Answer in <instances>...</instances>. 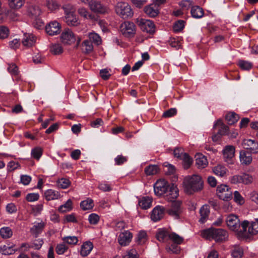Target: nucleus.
I'll use <instances>...</instances> for the list:
<instances>
[{"label":"nucleus","instance_id":"nucleus-3","mask_svg":"<svg viewBox=\"0 0 258 258\" xmlns=\"http://www.w3.org/2000/svg\"><path fill=\"white\" fill-rule=\"evenodd\" d=\"M202 236L206 239L211 238L214 239L216 242H224L227 240L228 232L223 229L210 228L203 230L202 232Z\"/></svg>","mask_w":258,"mask_h":258},{"label":"nucleus","instance_id":"nucleus-2","mask_svg":"<svg viewBox=\"0 0 258 258\" xmlns=\"http://www.w3.org/2000/svg\"><path fill=\"white\" fill-rule=\"evenodd\" d=\"M204 182L202 177L198 175L186 177L183 180L184 191L188 194H192L203 188Z\"/></svg>","mask_w":258,"mask_h":258},{"label":"nucleus","instance_id":"nucleus-60","mask_svg":"<svg viewBox=\"0 0 258 258\" xmlns=\"http://www.w3.org/2000/svg\"><path fill=\"white\" fill-rule=\"evenodd\" d=\"M9 30L8 28L4 26H0V38L4 39L9 35Z\"/></svg>","mask_w":258,"mask_h":258},{"label":"nucleus","instance_id":"nucleus-9","mask_svg":"<svg viewBox=\"0 0 258 258\" xmlns=\"http://www.w3.org/2000/svg\"><path fill=\"white\" fill-rule=\"evenodd\" d=\"M88 5L90 10L97 14H104L109 10L107 7L97 0H91Z\"/></svg>","mask_w":258,"mask_h":258},{"label":"nucleus","instance_id":"nucleus-43","mask_svg":"<svg viewBox=\"0 0 258 258\" xmlns=\"http://www.w3.org/2000/svg\"><path fill=\"white\" fill-rule=\"evenodd\" d=\"M147 240V234L146 231H141L137 237V242L139 244H144Z\"/></svg>","mask_w":258,"mask_h":258},{"label":"nucleus","instance_id":"nucleus-22","mask_svg":"<svg viewBox=\"0 0 258 258\" xmlns=\"http://www.w3.org/2000/svg\"><path fill=\"white\" fill-rule=\"evenodd\" d=\"M218 127V134L220 136L227 135L229 127L225 124L221 120H218L214 125V127Z\"/></svg>","mask_w":258,"mask_h":258},{"label":"nucleus","instance_id":"nucleus-13","mask_svg":"<svg viewBox=\"0 0 258 258\" xmlns=\"http://www.w3.org/2000/svg\"><path fill=\"white\" fill-rule=\"evenodd\" d=\"M60 25L56 21H52L45 26L46 33L51 36L57 35L60 32Z\"/></svg>","mask_w":258,"mask_h":258},{"label":"nucleus","instance_id":"nucleus-12","mask_svg":"<svg viewBox=\"0 0 258 258\" xmlns=\"http://www.w3.org/2000/svg\"><path fill=\"white\" fill-rule=\"evenodd\" d=\"M26 12L27 15L33 19H36L39 17L41 13V11L40 7L34 3H27L26 6Z\"/></svg>","mask_w":258,"mask_h":258},{"label":"nucleus","instance_id":"nucleus-42","mask_svg":"<svg viewBox=\"0 0 258 258\" xmlns=\"http://www.w3.org/2000/svg\"><path fill=\"white\" fill-rule=\"evenodd\" d=\"M181 159L183 162L184 169H188L192 163V159L187 153H184Z\"/></svg>","mask_w":258,"mask_h":258},{"label":"nucleus","instance_id":"nucleus-24","mask_svg":"<svg viewBox=\"0 0 258 258\" xmlns=\"http://www.w3.org/2000/svg\"><path fill=\"white\" fill-rule=\"evenodd\" d=\"M200 213L201 218L199 220L200 222L204 223L208 219L210 213L209 207L208 205H204L200 209Z\"/></svg>","mask_w":258,"mask_h":258},{"label":"nucleus","instance_id":"nucleus-45","mask_svg":"<svg viewBox=\"0 0 258 258\" xmlns=\"http://www.w3.org/2000/svg\"><path fill=\"white\" fill-rule=\"evenodd\" d=\"M62 9L64 11L66 16H68L69 15L73 14L75 12V9L74 7L70 4L63 5Z\"/></svg>","mask_w":258,"mask_h":258},{"label":"nucleus","instance_id":"nucleus-57","mask_svg":"<svg viewBox=\"0 0 258 258\" xmlns=\"http://www.w3.org/2000/svg\"><path fill=\"white\" fill-rule=\"evenodd\" d=\"M8 70L10 73L14 76H17L19 74L18 68L15 63H11L9 65Z\"/></svg>","mask_w":258,"mask_h":258},{"label":"nucleus","instance_id":"nucleus-34","mask_svg":"<svg viewBox=\"0 0 258 258\" xmlns=\"http://www.w3.org/2000/svg\"><path fill=\"white\" fill-rule=\"evenodd\" d=\"M0 235L4 239L9 238L13 235V231L9 227H4L0 229Z\"/></svg>","mask_w":258,"mask_h":258},{"label":"nucleus","instance_id":"nucleus-14","mask_svg":"<svg viewBox=\"0 0 258 258\" xmlns=\"http://www.w3.org/2000/svg\"><path fill=\"white\" fill-rule=\"evenodd\" d=\"M243 148L249 150L251 153H258V143L254 140L250 139H244L242 143Z\"/></svg>","mask_w":258,"mask_h":258},{"label":"nucleus","instance_id":"nucleus-50","mask_svg":"<svg viewBox=\"0 0 258 258\" xmlns=\"http://www.w3.org/2000/svg\"><path fill=\"white\" fill-rule=\"evenodd\" d=\"M238 65L241 69L244 70H248L250 69L252 66L251 62L243 60H240L238 61Z\"/></svg>","mask_w":258,"mask_h":258},{"label":"nucleus","instance_id":"nucleus-19","mask_svg":"<svg viewBox=\"0 0 258 258\" xmlns=\"http://www.w3.org/2000/svg\"><path fill=\"white\" fill-rule=\"evenodd\" d=\"M240 161L243 165H249L252 162V158L250 153L242 150L240 152Z\"/></svg>","mask_w":258,"mask_h":258},{"label":"nucleus","instance_id":"nucleus-56","mask_svg":"<svg viewBox=\"0 0 258 258\" xmlns=\"http://www.w3.org/2000/svg\"><path fill=\"white\" fill-rule=\"evenodd\" d=\"M177 113V110L176 108H170L165 111L162 117L163 118H169L176 115Z\"/></svg>","mask_w":258,"mask_h":258},{"label":"nucleus","instance_id":"nucleus-36","mask_svg":"<svg viewBox=\"0 0 258 258\" xmlns=\"http://www.w3.org/2000/svg\"><path fill=\"white\" fill-rule=\"evenodd\" d=\"M50 51L53 55H59L63 52V50L60 44L55 43L51 45Z\"/></svg>","mask_w":258,"mask_h":258},{"label":"nucleus","instance_id":"nucleus-16","mask_svg":"<svg viewBox=\"0 0 258 258\" xmlns=\"http://www.w3.org/2000/svg\"><path fill=\"white\" fill-rule=\"evenodd\" d=\"M165 208L160 206H157L154 208L151 215V219L156 222L161 220L164 216Z\"/></svg>","mask_w":258,"mask_h":258},{"label":"nucleus","instance_id":"nucleus-28","mask_svg":"<svg viewBox=\"0 0 258 258\" xmlns=\"http://www.w3.org/2000/svg\"><path fill=\"white\" fill-rule=\"evenodd\" d=\"M228 169L224 166L218 165L213 168V172L217 176L224 177L226 175Z\"/></svg>","mask_w":258,"mask_h":258},{"label":"nucleus","instance_id":"nucleus-39","mask_svg":"<svg viewBox=\"0 0 258 258\" xmlns=\"http://www.w3.org/2000/svg\"><path fill=\"white\" fill-rule=\"evenodd\" d=\"M80 206L83 210L91 209L94 206L93 201L91 199H87L81 203Z\"/></svg>","mask_w":258,"mask_h":258},{"label":"nucleus","instance_id":"nucleus-7","mask_svg":"<svg viewBox=\"0 0 258 258\" xmlns=\"http://www.w3.org/2000/svg\"><path fill=\"white\" fill-rule=\"evenodd\" d=\"M137 24L144 32L153 34L155 31V26L154 23L151 20L144 19H138L137 20Z\"/></svg>","mask_w":258,"mask_h":258},{"label":"nucleus","instance_id":"nucleus-48","mask_svg":"<svg viewBox=\"0 0 258 258\" xmlns=\"http://www.w3.org/2000/svg\"><path fill=\"white\" fill-rule=\"evenodd\" d=\"M248 233L255 235L258 233V220L256 219L255 222H252L250 226L248 227Z\"/></svg>","mask_w":258,"mask_h":258},{"label":"nucleus","instance_id":"nucleus-61","mask_svg":"<svg viewBox=\"0 0 258 258\" xmlns=\"http://www.w3.org/2000/svg\"><path fill=\"white\" fill-rule=\"evenodd\" d=\"M164 171L167 175L173 174L175 172V168L173 165L168 164L165 166Z\"/></svg>","mask_w":258,"mask_h":258},{"label":"nucleus","instance_id":"nucleus-62","mask_svg":"<svg viewBox=\"0 0 258 258\" xmlns=\"http://www.w3.org/2000/svg\"><path fill=\"white\" fill-rule=\"evenodd\" d=\"M180 6L183 10H188L192 7V1L190 0H184L180 2Z\"/></svg>","mask_w":258,"mask_h":258},{"label":"nucleus","instance_id":"nucleus-38","mask_svg":"<svg viewBox=\"0 0 258 258\" xmlns=\"http://www.w3.org/2000/svg\"><path fill=\"white\" fill-rule=\"evenodd\" d=\"M82 49L86 53L91 52L93 49V46L92 42L89 40H86L82 43Z\"/></svg>","mask_w":258,"mask_h":258},{"label":"nucleus","instance_id":"nucleus-55","mask_svg":"<svg viewBox=\"0 0 258 258\" xmlns=\"http://www.w3.org/2000/svg\"><path fill=\"white\" fill-rule=\"evenodd\" d=\"M65 243L57 244L55 251L58 254H62L68 249V247L64 244Z\"/></svg>","mask_w":258,"mask_h":258},{"label":"nucleus","instance_id":"nucleus-11","mask_svg":"<svg viewBox=\"0 0 258 258\" xmlns=\"http://www.w3.org/2000/svg\"><path fill=\"white\" fill-rule=\"evenodd\" d=\"M252 180V177L247 174L235 175L231 178V182L233 184L243 183L247 184L251 183Z\"/></svg>","mask_w":258,"mask_h":258},{"label":"nucleus","instance_id":"nucleus-44","mask_svg":"<svg viewBox=\"0 0 258 258\" xmlns=\"http://www.w3.org/2000/svg\"><path fill=\"white\" fill-rule=\"evenodd\" d=\"M72 204V201L71 200H68L64 205L60 206L58 210L62 213L69 211L73 209Z\"/></svg>","mask_w":258,"mask_h":258},{"label":"nucleus","instance_id":"nucleus-32","mask_svg":"<svg viewBox=\"0 0 258 258\" xmlns=\"http://www.w3.org/2000/svg\"><path fill=\"white\" fill-rule=\"evenodd\" d=\"M8 5L12 9H19L24 4L25 0H8Z\"/></svg>","mask_w":258,"mask_h":258},{"label":"nucleus","instance_id":"nucleus-53","mask_svg":"<svg viewBox=\"0 0 258 258\" xmlns=\"http://www.w3.org/2000/svg\"><path fill=\"white\" fill-rule=\"evenodd\" d=\"M243 249L239 247H235L233 250L232 255L234 258H241L243 255Z\"/></svg>","mask_w":258,"mask_h":258},{"label":"nucleus","instance_id":"nucleus-1","mask_svg":"<svg viewBox=\"0 0 258 258\" xmlns=\"http://www.w3.org/2000/svg\"><path fill=\"white\" fill-rule=\"evenodd\" d=\"M178 196V189L176 186L173 185L170 188L169 194L166 195L165 197L166 201L171 203V208L167 211V213L176 219L179 218L180 214L181 213V203L179 201L175 200Z\"/></svg>","mask_w":258,"mask_h":258},{"label":"nucleus","instance_id":"nucleus-54","mask_svg":"<svg viewBox=\"0 0 258 258\" xmlns=\"http://www.w3.org/2000/svg\"><path fill=\"white\" fill-rule=\"evenodd\" d=\"M184 21L183 20H179L176 22L173 27V29L174 32H179L181 31L184 28Z\"/></svg>","mask_w":258,"mask_h":258},{"label":"nucleus","instance_id":"nucleus-8","mask_svg":"<svg viewBox=\"0 0 258 258\" xmlns=\"http://www.w3.org/2000/svg\"><path fill=\"white\" fill-rule=\"evenodd\" d=\"M217 192L219 198L223 201H228L232 198V191L227 185L221 184L218 186Z\"/></svg>","mask_w":258,"mask_h":258},{"label":"nucleus","instance_id":"nucleus-37","mask_svg":"<svg viewBox=\"0 0 258 258\" xmlns=\"http://www.w3.org/2000/svg\"><path fill=\"white\" fill-rule=\"evenodd\" d=\"M159 168L157 165H151L145 169V172L147 175H153L157 174Z\"/></svg>","mask_w":258,"mask_h":258},{"label":"nucleus","instance_id":"nucleus-20","mask_svg":"<svg viewBox=\"0 0 258 258\" xmlns=\"http://www.w3.org/2000/svg\"><path fill=\"white\" fill-rule=\"evenodd\" d=\"M45 226V223L43 222L38 223L30 228V232L35 237H37L42 232Z\"/></svg>","mask_w":258,"mask_h":258},{"label":"nucleus","instance_id":"nucleus-52","mask_svg":"<svg viewBox=\"0 0 258 258\" xmlns=\"http://www.w3.org/2000/svg\"><path fill=\"white\" fill-rule=\"evenodd\" d=\"M1 251L3 254L5 255L12 254L15 253L16 250L13 248V246H9L4 245L1 248Z\"/></svg>","mask_w":258,"mask_h":258},{"label":"nucleus","instance_id":"nucleus-35","mask_svg":"<svg viewBox=\"0 0 258 258\" xmlns=\"http://www.w3.org/2000/svg\"><path fill=\"white\" fill-rule=\"evenodd\" d=\"M78 12L79 14L87 19L95 20V17L94 15L90 14L88 10L84 8H81L78 9Z\"/></svg>","mask_w":258,"mask_h":258},{"label":"nucleus","instance_id":"nucleus-27","mask_svg":"<svg viewBox=\"0 0 258 258\" xmlns=\"http://www.w3.org/2000/svg\"><path fill=\"white\" fill-rule=\"evenodd\" d=\"M93 245L92 242L90 241L86 242L83 243L81 248V254L83 256H87L92 250Z\"/></svg>","mask_w":258,"mask_h":258},{"label":"nucleus","instance_id":"nucleus-17","mask_svg":"<svg viewBox=\"0 0 258 258\" xmlns=\"http://www.w3.org/2000/svg\"><path fill=\"white\" fill-rule=\"evenodd\" d=\"M36 38L32 34L24 33L22 38V43L24 46L30 47L36 42Z\"/></svg>","mask_w":258,"mask_h":258},{"label":"nucleus","instance_id":"nucleus-21","mask_svg":"<svg viewBox=\"0 0 258 258\" xmlns=\"http://www.w3.org/2000/svg\"><path fill=\"white\" fill-rule=\"evenodd\" d=\"M208 162L206 157L201 154L196 155V164L199 168H204L208 165Z\"/></svg>","mask_w":258,"mask_h":258},{"label":"nucleus","instance_id":"nucleus-46","mask_svg":"<svg viewBox=\"0 0 258 258\" xmlns=\"http://www.w3.org/2000/svg\"><path fill=\"white\" fill-rule=\"evenodd\" d=\"M57 182L58 183V186L62 189L68 188L71 184V181L70 180L64 178L58 179Z\"/></svg>","mask_w":258,"mask_h":258},{"label":"nucleus","instance_id":"nucleus-58","mask_svg":"<svg viewBox=\"0 0 258 258\" xmlns=\"http://www.w3.org/2000/svg\"><path fill=\"white\" fill-rule=\"evenodd\" d=\"M47 6L51 11L56 10L59 7L58 4L54 0H48L47 1Z\"/></svg>","mask_w":258,"mask_h":258},{"label":"nucleus","instance_id":"nucleus-5","mask_svg":"<svg viewBox=\"0 0 258 258\" xmlns=\"http://www.w3.org/2000/svg\"><path fill=\"white\" fill-rule=\"evenodd\" d=\"M115 12L118 16L124 19L131 18L134 14L131 7L127 3L124 2H119L116 4Z\"/></svg>","mask_w":258,"mask_h":258},{"label":"nucleus","instance_id":"nucleus-59","mask_svg":"<svg viewBox=\"0 0 258 258\" xmlns=\"http://www.w3.org/2000/svg\"><path fill=\"white\" fill-rule=\"evenodd\" d=\"M234 200L239 205H242L244 203V199L237 191L234 192Z\"/></svg>","mask_w":258,"mask_h":258},{"label":"nucleus","instance_id":"nucleus-15","mask_svg":"<svg viewBox=\"0 0 258 258\" xmlns=\"http://www.w3.org/2000/svg\"><path fill=\"white\" fill-rule=\"evenodd\" d=\"M61 40L66 44H71L75 41L73 33L69 29L65 30L61 35Z\"/></svg>","mask_w":258,"mask_h":258},{"label":"nucleus","instance_id":"nucleus-26","mask_svg":"<svg viewBox=\"0 0 258 258\" xmlns=\"http://www.w3.org/2000/svg\"><path fill=\"white\" fill-rule=\"evenodd\" d=\"M44 196L47 201L57 200L60 197L58 191L52 189L47 190L44 193Z\"/></svg>","mask_w":258,"mask_h":258},{"label":"nucleus","instance_id":"nucleus-31","mask_svg":"<svg viewBox=\"0 0 258 258\" xmlns=\"http://www.w3.org/2000/svg\"><path fill=\"white\" fill-rule=\"evenodd\" d=\"M66 22L68 25L77 26L80 24V22L78 18L75 15V13L73 14L69 15L68 16H66Z\"/></svg>","mask_w":258,"mask_h":258},{"label":"nucleus","instance_id":"nucleus-51","mask_svg":"<svg viewBox=\"0 0 258 258\" xmlns=\"http://www.w3.org/2000/svg\"><path fill=\"white\" fill-rule=\"evenodd\" d=\"M169 239L172 240L175 244H180L183 241V238L182 237L174 233H170L169 235Z\"/></svg>","mask_w":258,"mask_h":258},{"label":"nucleus","instance_id":"nucleus-30","mask_svg":"<svg viewBox=\"0 0 258 258\" xmlns=\"http://www.w3.org/2000/svg\"><path fill=\"white\" fill-rule=\"evenodd\" d=\"M190 13L192 17L195 18H201L204 14L203 9L197 6L191 7Z\"/></svg>","mask_w":258,"mask_h":258},{"label":"nucleus","instance_id":"nucleus-23","mask_svg":"<svg viewBox=\"0 0 258 258\" xmlns=\"http://www.w3.org/2000/svg\"><path fill=\"white\" fill-rule=\"evenodd\" d=\"M145 13L149 17H155L159 14V10L154 4L146 6L144 8Z\"/></svg>","mask_w":258,"mask_h":258},{"label":"nucleus","instance_id":"nucleus-10","mask_svg":"<svg viewBox=\"0 0 258 258\" xmlns=\"http://www.w3.org/2000/svg\"><path fill=\"white\" fill-rule=\"evenodd\" d=\"M121 33L126 37L133 36L136 32V26L133 22L126 21L120 26Z\"/></svg>","mask_w":258,"mask_h":258},{"label":"nucleus","instance_id":"nucleus-29","mask_svg":"<svg viewBox=\"0 0 258 258\" xmlns=\"http://www.w3.org/2000/svg\"><path fill=\"white\" fill-rule=\"evenodd\" d=\"M152 199L149 197H143L139 201V205L143 209L149 208L151 206Z\"/></svg>","mask_w":258,"mask_h":258},{"label":"nucleus","instance_id":"nucleus-40","mask_svg":"<svg viewBox=\"0 0 258 258\" xmlns=\"http://www.w3.org/2000/svg\"><path fill=\"white\" fill-rule=\"evenodd\" d=\"M89 40L94 43L97 45H99L101 44L102 40L101 38L99 35L96 33H90L88 35Z\"/></svg>","mask_w":258,"mask_h":258},{"label":"nucleus","instance_id":"nucleus-41","mask_svg":"<svg viewBox=\"0 0 258 258\" xmlns=\"http://www.w3.org/2000/svg\"><path fill=\"white\" fill-rule=\"evenodd\" d=\"M170 235L167 231L165 230H160L156 234L157 239L161 242H164L169 239V235Z\"/></svg>","mask_w":258,"mask_h":258},{"label":"nucleus","instance_id":"nucleus-25","mask_svg":"<svg viewBox=\"0 0 258 258\" xmlns=\"http://www.w3.org/2000/svg\"><path fill=\"white\" fill-rule=\"evenodd\" d=\"M235 148L233 146H227L223 151L224 158L227 160L234 156Z\"/></svg>","mask_w":258,"mask_h":258},{"label":"nucleus","instance_id":"nucleus-33","mask_svg":"<svg viewBox=\"0 0 258 258\" xmlns=\"http://www.w3.org/2000/svg\"><path fill=\"white\" fill-rule=\"evenodd\" d=\"M239 118V116L234 112H229L225 116V119L229 125L234 124L238 120Z\"/></svg>","mask_w":258,"mask_h":258},{"label":"nucleus","instance_id":"nucleus-4","mask_svg":"<svg viewBox=\"0 0 258 258\" xmlns=\"http://www.w3.org/2000/svg\"><path fill=\"white\" fill-rule=\"evenodd\" d=\"M226 223L230 229L233 231H238L241 226L242 229L240 232H245L246 228L248 226L249 222L247 221H244L241 224L238 217L235 215L231 214L226 218Z\"/></svg>","mask_w":258,"mask_h":258},{"label":"nucleus","instance_id":"nucleus-49","mask_svg":"<svg viewBox=\"0 0 258 258\" xmlns=\"http://www.w3.org/2000/svg\"><path fill=\"white\" fill-rule=\"evenodd\" d=\"M42 154V149L40 147H36L32 150L31 155L32 157L39 160Z\"/></svg>","mask_w":258,"mask_h":258},{"label":"nucleus","instance_id":"nucleus-64","mask_svg":"<svg viewBox=\"0 0 258 258\" xmlns=\"http://www.w3.org/2000/svg\"><path fill=\"white\" fill-rule=\"evenodd\" d=\"M43 243V239L41 238L36 239L31 245L32 247H34L36 249H39Z\"/></svg>","mask_w":258,"mask_h":258},{"label":"nucleus","instance_id":"nucleus-6","mask_svg":"<svg viewBox=\"0 0 258 258\" xmlns=\"http://www.w3.org/2000/svg\"><path fill=\"white\" fill-rule=\"evenodd\" d=\"M172 186H169L168 182L165 180L159 179L156 181L154 186L155 194L158 196H161L166 193L167 194L166 195H168L169 194L170 188Z\"/></svg>","mask_w":258,"mask_h":258},{"label":"nucleus","instance_id":"nucleus-63","mask_svg":"<svg viewBox=\"0 0 258 258\" xmlns=\"http://www.w3.org/2000/svg\"><path fill=\"white\" fill-rule=\"evenodd\" d=\"M89 221L91 224H96L98 223L99 220V217L96 214H91L89 216Z\"/></svg>","mask_w":258,"mask_h":258},{"label":"nucleus","instance_id":"nucleus-47","mask_svg":"<svg viewBox=\"0 0 258 258\" xmlns=\"http://www.w3.org/2000/svg\"><path fill=\"white\" fill-rule=\"evenodd\" d=\"M63 243L70 245H74L77 243L78 239L76 236H67L62 238Z\"/></svg>","mask_w":258,"mask_h":258},{"label":"nucleus","instance_id":"nucleus-18","mask_svg":"<svg viewBox=\"0 0 258 258\" xmlns=\"http://www.w3.org/2000/svg\"><path fill=\"white\" fill-rule=\"evenodd\" d=\"M132 237V234L128 231H125L119 234L118 238V243L121 246H125L131 241Z\"/></svg>","mask_w":258,"mask_h":258}]
</instances>
